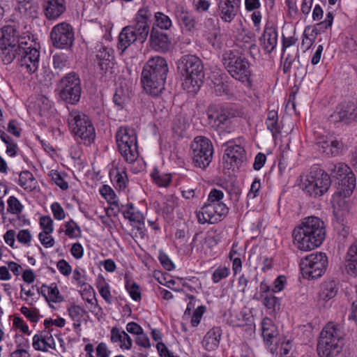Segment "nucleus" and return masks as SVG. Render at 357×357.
Masks as SVG:
<instances>
[{"mask_svg":"<svg viewBox=\"0 0 357 357\" xmlns=\"http://www.w3.org/2000/svg\"><path fill=\"white\" fill-rule=\"evenodd\" d=\"M168 72L166 60L160 56H155L148 60L143 68L141 82L144 89L149 95L156 97L165 89V83Z\"/></svg>","mask_w":357,"mask_h":357,"instance_id":"nucleus-2","label":"nucleus"},{"mask_svg":"<svg viewBox=\"0 0 357 357\" xmlns=\"http://www.w3.org/2000/svg\"><path fill=\"white\" fill-rule=\"evenodd\" d=\"M149 44L153 50L163 53L169 51L171 46L169 36L155 26L150 31Z\"/></svg>","mask_w":357,"mask_h":357,"instance_id":"nucleus-21","label":"nucleus"},{"mask_svg":"<svg viewBox=\"0 0 357 357\" xmlns=\"http://www.w3.org/2000/svg\"><path fill=\"white\" fill-rule=\"evenodd\" d=\"M17 8L26 18H36L38 14V6L33 0H20Z\"/></svg>","mask_w":357,"mask_h":357,"instance_id":"nucleus-31","label":"nucleus"},{"mask_svg":"<svg viewBox=\"0 0 357 357\" xmlns=\"http://www.w3.org/2000/svg\"><path fill=\"white\" fill-rule=\"evenodd\" d=\"M333 19L334 17L333 12H328L326 15L325 20L317 24L316 29L324 31V30L327 29L328 28L332 26Z\"/></svg>","mask_w":357,"mask_h":357,"instance_id":"nucleus-55","label":"nucleus"},{"mask_svg":"<svg viewBox=\"0 0 357 357\" xmlns=\"http://www.w3.org/2000/svg\"><path fill=\"white\" fill-rule=\"evenodd\" d=\"M224 145H227L222 158L223 161L226 163L225 167L230 169L235 166H238L243 162L245 155L243 147L240 145L233 144L231 141L227 142Z\"/></svg>","mask_w":357,"mask_h":357,"instance_id":"nucleus-20","label":"nucleus"},{"mask_svg":"<svg viewBox=\"0 0 357 357\" xmlns=\"http://www.w3.org/2000/svg\"><path fill=\"white\" fill-rule=\"evenodd\" d=\"M96 61L100 68V73L105 79H111L115 73L114 50L100 46L97 51Z\"/></svg>","mask_w":357,"mask_h":357,"instance_id":"nucleus-17","label":"nucleus"},{"mask_svg":"<svg viewBox=\"0 0 357 357\" xmlns=\"http://www.w3.org/2000/svg\"><path fill=\"white\" fill-rule=\"evenodd\" d=\"M177 68L183 77V89L190 93L197 92L205 76L202 60L195 55H184L178 61Z\"/></svg>","mask_w":357,"mask_h":357,"instance_id":"nucleus-4","label":"nucleus"},{"mask_svg":"<svg viewBox=\"0 0 357 357\" xmlns=\"http://www.w3.org/2000/svg\"><path fill=\"white\" fill-rule=\"evenodd\" d=\"M38 292L41 294L47 302L61 303L63 298L60 294L57 284L55 282L52 283L50 286L43 284Z\"/></svg>","mask_w":357,"mask_h":357,"instance_id":"nucleus-30","label":"nucleus"},{"mask_svg":"<svg viewBox=\"0 0 357 357\" xmlns=\"http://www.w3.org/2000/svg\"><path fill=\"white\" fill-rule=\"evenodd\" d=\"M48 343L46 342V336L43 335H35L33 337V347L36 350L46 351H47Z\"/></svg>","mask_w":357,"mask_h":357,"instance_id":"nucleus-48","label":"nucleus"},{"mask_svg":"<svg viewBox=\"0 0 357 357\" xmlns=\"http://www.w3.org/2000/svg\"><path fill=\"white\" fill-rule=\"evenodd\" d=\"M20 43L17 40V32L13 26H6L1 29V41L0 42V56L4 48L17 46Z\"/></svg>","mask_w":357,"mask_h":357,"instance_id":"nucleus-26","label":"nucleus"},{"mask_svg":"<svg viewBox=\"0 0 357 357\" xmlns=\"http://www.w3.org/2000/svg\"><path fill=\"white\" fill-rule=\"evenodd\" d=\"M8 204V212L13 214H19L23 210V205L14 196H11L7 201Z\"/></svg>","mask_w":357,"mask_h":357,"instance_id":"nucleus-45","label":"nucleus"},{"mask_svg":"<svg viewBox=\"0 0 357 357\" xmlns=\"http://www.w3.org/2000/svg\"><path fill=\"white\" fill-rule=\"evenodd\" d=\"M344 147V144L342 141L337 139L331 140L330 142V148L326 151V155L335 156L339 155Z\"/></svg>","mask_w":357,"mask_h":357,"instance_id":"nucleus-53","label":"nucleus"},{"mask_svg":"<svg viewBox=\"0 0 357 357\" xmlns=\"http://www.w3.org/2000/svg\"><path fill=\"white\" fill-rule=\"evenodd\" d=\"M50 234L45 232H40L38 235L41 244L46 248H52L54 245V239Z\"/></svg>","mask_w":357,"mask_h":357,"instance_id":"nucleus-61","label":"nucleus"},{"mask_svg":"<svg viewBox=\"0 0 357 357\" xmlns=\"http://www.w3.org/2000/svg\"><path fill=\"white\" fill-rule=\"evenodd\" d=\"M40 226L43 229L42 232L51 234L53 230V220L49 215L42 216L40 219Z\"/></svg>","mask_w":357,"mask_h":357,"instance_id":"nucleus-54","label":"nucleus"},{"mask_svg":"<svg viewBox=\"0 0 357 357\" xmlns=\"http://www.w3.org/2000/svg\"><path fill=\"white\" fill-rule=\"evenodd\" d=\"M206 40L215 49L221 47V37L218 31L209 32L206 36Z\"/></svg>","mask_w":357,"mask_h":357,"instance_id":"nucleus-51","label":"nucleus"},{"mask_svg":"<svg viewBox=\"0 0 357 357\" xmlns=\"http://www.w3.org/2000/svg\"><path fill=\"white\" fill-rule=\"evenodd\" d=\"M32 236L29 229H22L20 230L17 235V241L24 245H29L31 241Z\"/></svg>","mask_w":357,"mask_h":357,"instance_id":"nucleus-60","label":"nucleus"},{"mask_svg":"<svg viewBox=\"0 0 357 357\" xmlns=\"http://www.w3.org/2000/svg\"><path fill=\"white\" fill-rule=\"evenodd\" d=\"M330 121L344 125L357 122V100H344L339 103L331 114Z\"/></svg>","mask_w":357,"mask_h":357,"instance_id":"nucleus-16","label":"nucleus"},{"mask_svg":"<svg viewBox=\"0 0 357 357\" xmlns=\"http://www.w3.org/2000/svg\"><path fill=\"white\" fill-rule=\"evenodd\" d=\"M126 288L128 291L130 297L134 301H137L141 299V292L139 291V287L136 282H130L128 280H126Z\"/></svg>","mask_w":357,"mask_h":357,"instance_id":"nucleus-47","label":"nucleus"},{"mask_svg":"<svg viewBox=\"0 0 357 357\" xmlns=\"http://www.w3.org/2000/svg\"><path fill=\"white\" fill-rule=\"evenodd\" d=\"M52 45L57 49L70 48L75 40L74 29L67 22H61L54 26L50 32Z\"/></svg>","mask_w":357,"mask_h":357,"instance_id":"nucleus-14","label":"nucleus"},{"mask_svg":"<svg viewBox=\"0 0 357 357\" xmlns=\"http://www.w3.org/2000/svg\"><path fill=\"white\" fill-rule=\"evenodd\" d=\"M68 122L70 130L78 143L90 145L94 141L95 128L88 116L74 110L69 114Z\"/></svg>","mask_w":357,"mask_h":357,"instance_id":"nucleus-7","label":"nucleus"},{"mask_svg":"<svg viewBox=\"0 0 357 357\" xmlns=\"http://www.w3.org/2000/svg\"><path fill=\"white\" fill-rule=\"evenodd\" d=\"M222 61L229 74L235 79L251 84L250 63L244 56L229 50L222 54Z\"/></svg>","mask_w":357,"mask_h":357,"instance_id":"nucleus-9","label":"nucleus"},{"mask_svg":"<svg viewBox=\"0 0 357 357\" xmlns=\"http://www.w3.org/2000/svg\"><path fill=\"white\" fill-rule=\"evenodd\" d=\"M151 17L152 13L148 8H140L136 14L134 24L128 25L132 26V31L135 32V33L141 43L145 42L151 31Z\"/></svg>","mask_w":357,"mask_h":357,"instance_id":"nucleus-18","label":"nucleus"},{"mask_svg":"<svg viewBox=\"0 0 357 357\" xmlns=\"http://www.w3.org/2000/svg\"><path fill=\"white\" fill-rule=\"evenodd\" d=\"M86 312L84 309L77 305H73L68 308L70 317L77 321H79Z\"/></svg>","mask_w":357,"mask_h":357,"instance_id":"nucleus-52","label":"nucleus"},{"mask_svg":"<svg viewBox=\"0 0 357 357\" xmlns=\"http://www.w3.org/2000/svg\"><path fill=\"white\" fill-rule=\"evenodd\" d=\"M56 267L59 272L65 276H68L71 273V266L65 259H60L56 264Z\"/></svg>","mask_w":357,"mask_h":357,"instance_id":"nucleus-63","label":"nucleus"},{"mask_svg":"<svg viewBox=\"0 0 357 357\" xmlns=\"http://www.w3.org/2000/svg\"><path fill=\"white\" fill-rule=\"evenodd\" d=\"M158 259L167 271H172L174 268V264L165 252H160Z\"/></svg>","mask_w":357,"mask_h":357,"instance_id":"nucleus-62","label":"nucleus"},{"mask_svg":"<svg viewBox=\"0 0 357 357\" xmlns=\"http://www.w3.org/2000/svg\"><path fill=\"white\" fill-rule=\"evenodd\" d=\"M51 210L55 219L61 220L65 218V211L59 203H52L51 205Z\"/></svg>","mask_w":357,"mask_h":357,"instance_id":"nucleus-56","label":"nucleus"},{"mask_svg":"<svg viewBox=\"0 0 357 357\" xmlns=\"http://www.w3.org/2000/svg\"><path fill=\"white\" fill-rule=\"evenodd\" d=\"M206 310V307L203 305L199 306L193 312L191 319V325L193 327L197 326L200 321L203 314Z\"/></svg>","mask_w":357,"mask_h":357,"instance_id":"nucleus-57","label":"nucleus"},{"mask_svg":"<svg viewBox=\"0 0 357 357\" xmlns=\"http://www.w3.org/2000/svg\"><path fill=\"white\" fill-rule=\"evenodd\" d=\"M224 192L213 188L208 195L207 202L201 210L196 213L198 222L200 224H215L221 221L229 213V208L222 202Z\"/></svg>","mask_w":357,"mask_h":357,"instance_id":"nucleus-5","label":"nucleus"},{"mask_svg":"<svg viewBox=\"0 0 357 357\" xmlns=\"http://www.w3.org/2000/svg\"><path fill=\"white\" fill-rule=\"evenodd\" d=\"M155 22L153 26L157 27V29L162 30H168L172 26V20L169 17L162 12H157L154 15Z\"/></svg>","mask_w":357,"mask_h":357,"instance_id":"nucleus-38","label":"nucleus"},{"mask_svg":"<svg viewBox=\"0 0 357 357\" xmlns=\"http://www.w3.org/2000/svg\"><path fill=\"white\" fill-rule=\"evenodd\" d=\"M326 235L324 222L316 216L305 218L292 233L295 246L302 251H310L319 247Z\"/></svg>","mask_w":357,"mask_h":357,"instance_id":"nucleus-1","label":"nucleus"},{"mask_svg":"<svg viewBox=\"0 0 357 357\" xmlns=\"http://www.w3.org/2000/svg\"><path fill=\"white\" fill-rule=\"evenodd\" d=\"M261 188L260 179L256 178L252 182L249 192L248 193V199H255L259 195V192Z\"/></svg>","mask_w":357,"mask_h":357,"instance_id":"nucleus-58","label":"nucleus"},{"mask_svg":"<svg viewBox=\"0 0 357 357\" xmlns=\"http://www.w3.org/2000/svg\"><path fill=\"white\" fill-rule=\"evenodd\" d=\"M84 270L80 268H75L73 271V279L77 282L79 287L84 289V291L86 294H89L91 296L93 291V287L86 282V278L83 274Z\"/></svg>","mask_w":357,"mask_h":357,"instance_id":"nucleus-40","label":"nucleus"},{"mask_svg":"<svg viewBox=\"0 0 357 357\" xmlns=\"http://www.w3.org/2000/svg\"><path fill=\"white\" fill-rule=\"evenodd\" d=\"M156 348L160 357H178L174 356L173 352L169 350L166 345L162 342L157 343Z\"/></svg>","mask_w":357,"mask_h":357,"instance_id":"nucleus-64","label":"nucleus"},{"mask_svg":"<svg viewBox=\"0 0 357 357\" xmlns=\"http://www.w3.org/2000/svg\"><path fill=\"white\" fill-rule=\"evenodd\" d=\"M260 301L267 309L276 311L280 309V300L274 296V293L268 294H255L254 297Z\"/></svg>","mask_w":357,"mask_h":357,"instance_id":"nucleus-35","label":"nucleus"},{"mask_svg":"<svg viewBox=\"0 0 357 357\" xmlns=\"http://www.w3.org/2000/svg\"><path fill=\"white\" fill-rule=\"evenodd\" d=\"M217 5L221 20L231 22L238 13L241 0H220Z\"/></svg>","mask_w":357,"mask_h":357,"instance_id":"nucleus-22","label":"nucleus"},{"mask_svg":"<svg viewBox=\"0 0 357 357\" xmlns=\"http://www.w3.org/2000/svg\"><path fill=\"white\" fill-rule=\"evenodd\" d=\"M128 182L126 172L123 170L117 172L114 176L115 188L119 190H123L126 188Z\"/></svg>","mask_w":357,"mask_h":357,"instance_id":"nucleus-46","label":"nucleus"},{"mask_svg":"<svg viewBox=\"0 0 357 357\" xmlns=\"http://www.w3.org/2000/svg\"><path fill=\"white\" fill-rule=\"evenodd\" d=\"M266 125L267 129L271 132L273 137L280 132V128L278 124V115L275 110L268 112Z\"/></svg>","mask_w":357,"mask_h":357,"instance_id":"nucleus-39","label":"nucleus"},{"mask_svg":"<svg viewBox=\"0 0 357 357\" xmlns=\"http://www.w3.org/2000/svg\"><path fill=\"white\" fill-rule=\"evenodd\" d=\"M327 266V257L322 252L310 254L302 259L300 262V268L303 277L312 279L321 277L325 273Z\"/></svg>","mask_w":357,"mask_h":357,"instance_id":"nucleus-13","label":"nucleus"},{"mask_svg":"<svg viewBox=\"0 0 357 357\" xmlns=\"http://www.w3.org/2000/svg\"><path fill=\"white\" fill-rule=\"evenodd\" d=\"M43 7L46 17L55 20L66 11V3L65 0H44Z\"/></svg>","mask_w":357,"mask_h":357,"instance_id":"nucleus-24","label":"nucleus"},{"mask_svg":"<svg viewBox=\"0 0 357 357\" xmlns=\"http://www.w3.org/2000/svg\"><path fill=\"white\" fill-rule=\"evenodd\" d=\"M262 336L267 345L273 344L274 338L278 335L276 326L268 318H264L262 321Z\"/></svg>","mask_w":357,"mask_h":357,"instance_id":"nucleus-33","label":"nucleus"},{"mask_svg":"<svg viewBox=\"0 0 357 357\" xmlns=\"http://www.w3.org/2000/svg\"><path fill=\"white\" fill-rule=\"evenodd\" d=\"M28 348H29V341L24 340L22 342L17 344V349L10 354V357H30Z\"/></svg>","mask_w":357,"mask_h":357,"instance_id":"nucleus-43","label":"nucleus"},{"mask_svg":"<svg viewBox=\"0 0 357 357\" xmlns=\"http://www.w3.org/2000/svg\"><path fill=\"white\" fill-rule=\"evenodd\" d=\"M345 271L351 276H357V238L348 249L345 260Z\"/></svg>","mask_w":357,"mask_h":357,"instance_id":"nucleus-29","label":"nucleus"},{"mask_svg":"<svg viewBox=\"0 0 357 357\" xmlns=\"http://www.w3.org/2000/svg\"><path fill=\"white\" fill-rule=\"evenodd\" d=\"M65 227L66 235L70 238H76L81 236V229L79 227L73 220L66 222Z\"/></svg>","mask_w":357,"mask_h":357,"instance_id":"nucleus-44","label":"nucleus"},{"mask_svg":"<svg viewBox=\"0 0 357 357\" xmlns=\"http://www.w3.org/2000/svg\"><path fill=\"white\" fill-rule=\"evenodd\" d=\"M128 101V96L122 89H117L113 96L114 103L121 109H123Z\"/></svg>","mask_w":357,"mask_h":357,"instance_id":"nucleus-42","label":"nucleus"},{"mask_svg":"<svg viewBox=\"0 0 357 357\" xmlns=\"http://www.w3.org/2000/svg\"><path fill=\"white\" fill-rule=\"evenodd\" d=\"M117 149L128 164L135 162L139 157L137 137L134 128L121 126L116 133Z\"/></svg>","mask_w":357,"mask_h":357,"instance_id":"nucleus-8","label":"nucleus"},{"mask_svg":"<svg viewBox=\"0 0 357 357\" xmlns=\"http://www.w3.org/2000/svg\"><path fill=\"white\" fill-rule=\"evenodd\" d=\"M222 329L220 327L215 326L210 329L203 339V347L207 351L215 350L220 344L222 336Z\"/></svg>","mask_w":357,"mask_h":357,"instance_id":"nucleus-27","label":"nucleus"},{"mask_svg":"<svg viewBox=\"0 0 357 357\" xmlns=\"http://www.w3.org/2000/svg\"><path fill=\"white\" fill-rule=\"evenodd\" d=\"M260 44L265 52L270 54L276 47L278 31L275 27L266 26L262 36L259 38Z\"/></svg>","mask_w":357,"mask_h":357,"instance_id":"nucleus-25","label":"nucleus"},{"mask_svg":"<svg viewBox=\"0 0 357 357\" xmlns=\"http://www.w3.org/2000/svg\"><path fill=\"white\" fill-rule=\"evenodd\" d=\"M192 161L195 167L205 169L212 161L213 146L211 141L204 136H197L191 143Z\"/></svg>","mask_w":357,"mask_h":357,"instance_id":"nucleus-12","label":"nucleus"},{"mask_svg":"<svg viewBox=\"0 0 357 357\" xmlns=\"http://www.w3.org/2000/svg\"><path fill=\"white\" fill-rule=\"evenodd\" d=\"M1 59L6 64H9L16 59L22 71L33 74L39 66L40 51L27 42L22 41L17 46L4 48L1 52Z\"/></svg>","mask_w":357,"mask_h":357,"instance_id":"nucleus-3","label":"nucleus"},{"mask_svg":"<svg viewBox=\"0 0 357 357\" xmlns=\"http://www.w3.org/2000/svg\"><path fill=\"white\" fill-rule=\"evenodd\" d=\"M230 274V270L227 267L220 266L216 268L211 276L213 283H218L222 279L227 278Z\"/></svg>","mask_w":357,"mask_h":357,"instance_id":"nucleus-49","label":"nucleus"},{"mask_svg":"<svg viewBox=\"0 0 357 357\" xmlns=\"http://www.w3.org/2000/svg\"><path fill=\"white\" fill-rule=\"evenodd\" d=\"M331 185L330 176L323 169L314 167L303 182V190L312 197L324 195Z\"/></svg>","mask_w":357,"mask_h":357,"instance_id":"nucleus-10","label":"nucleus"},{"mask_svg":"<svg viewBox=\"0 0 357 357\" xmlns=\"http://www.w3.org/2000/svg\"><path fill=\"white\" fill-rule=\"evenodd\" d=\"M208 123L217 130L224 129L231 123V119L236 116V113L231 109H210L207 113Z\"/></svg>","mask_w":357,"mask_h":357,"instance_id":"nucleus-19","label":"nucleus"},{"mask_svg":"<svg viewBox=\"0 0 357 357\" xmlns=\"http://www.w3.org/2000/svg\"><path fill=\"white\" fill-rule=\"evenodd\" d=\"M337 291L338 287L335 281H326L321 285L319 296L324 301H328L336 296Z\"/></svg>","mask_w":357,"mask_h":357,"instance_id":"nucleus-36","label":"nucleus"},{"mask_svg":"<svg viewBox=\"0 0 357 357\" xmlns=\"http://www.w3.org/2000/svg\"><path fill=\"white\" fill-rule=\"evenodd\" d=\"M49 176L52 181L58 185L61 190H65L68 188V183L63 178L60 173L56 170H52Z\"/></svg>","mask_w":357,"mask_h":357,"instance_id":"nucleus-50","label":"nucleus"},{"mask_svg":"<svg viewBox=\"0 0 357 357\" xmlns=\"http://www.w3.org/2000/svg\"><path fill=\"white\" fill-rule=\"evenodd\" d=\"M153 181L160 187H167L172 181V176L169 174H160L155 170L151 173Z\"/></svg>","mask_w":357,"mask_h":357,"instance_id":"nucleus-41","label":"nucleus"},{"mask_svg":"<svg viewBox=\"0 0 357 357\" xmlns=\"http://www.w3.org/2000/svg\"><path fill=\"white\" fill-rule=\"evenodd\" d=\"M175 17L181 26L188 32H192L196 27V20L194 15L186 8L177 5L174 10Z\"/></svg>","mask_w":357,"mask_h":357,"instance_id":"nucleus-23","label":"nucleus"},{"mask_svg":"<svg viewBox=\"0 0 357 357\" xmlns=\"http://www.w3.org/2000/svg\"><path fill=\"white\" fill-rule=\"evenodd\" d=\"M343 346V333L340 326L333 322L328 323L319 335L317 344L319 356L334 357L341 352Z\"/></svg>","mask_w":357,"mask_h":357,"instance_id":"nucleus-6","label":"nucleus"},{"mask_svg":"<svg viewBox=\"0 0 357 357\" xmlns=\"http://www.w3.org/2000/svg\"><path fill=\"white\" fill-rule=\"evenodd\" d=\"M53 68L59 73L66 69L70 68V63L68 56L65 54H55L52 56Z\"/></svg>","mask_w":357,"mask_h":357,"instance_id":"nucleus-37","label":"nucleus"},{"mask_svg":"<svg viewBox=\"0 0 357 357\" xmlns=\"http://www.w3.org/2000/svg\"><path fill=\"white\" fill-rule=\"evenodd\" d=\"M60 98L66 103L77 104L81 98L82 86L78 74L70 72L64 75L59 83Z\"/></svg>","mask_w":357,"mask_h":357,"instance_id":"nucleus-11","label":"nucleus"},{"mask_svg":"<svg viewBox=\"0 0 357 357\" xmlns=\"http://www.w3.org/2000/svg\"><path fill=\"white\" fill-rule=\"evenodd\" d=\"M332 171L333 176L340 181V195L344 197H349L352 194L356 183L355 174L351 168L345 163L339 162L334 165Z\"/></svg>","mask_w":357,"mask_h":357,"instance_id":"nucleus-15","label":"nucleus"},{"mask_svg":"<svg viewBox=\"0 0 357 357\" xmlns=\"http://www.w3.org/2000/svg\"><path fill=\"white\" fill-rule=\"evenodd\" d=\"M122 207L124 208L122 213L126 219L137 225L144 224V217L143 214L134 207L133 204L128 203L126 206H122Z\"/></svg>","mask_w":357,"mask_h":357,"instance_id":"nucleus-32","label":"nucleus"},{"mask_svg":"<svg viewBox=\"0 0 357 357\" xmlns=\"http://www.w3.org/2000/svg\"><path fill=\"white\" fill-rule=\"evenodd\" d=\"M135 32L132 31V26H126L121 30L119 35V42L117 47L123 53L132 44L139 41Z\"/></svg>","mask_w":357,"mask_h":357,"instance_id":"nucleus-28","label":"nucleus"},{"mask_svg":"<svg viewBox=\"0 0 357 357\" xmlns=\"http://www.w3.org/2000/svg\"><path fill=\"white\" fill-rule=\"evenodd\" d=\"M18 184L26 191L32 192L37 187V181L29 171H22L19 174Z\"/></svg>","mask_w":357,"mask_h":357,"instance_id":"nucleus-34","label":"nucleus"},{"mask_svg":"<svg viewBox=\"0 0 357 357\" xmlns=\"http://www.w3.org/2000/svg\"><path fill=\"white\" fill-rule=\"evenodd\" d=\"M20 312L32 322H37L39 319L38 310H31L27 307L22 306Z\"/></svg>","mask_w":357,"mask_h":357,"instance_id":"nucleus-59","label":"nucleus"}]
</instances>
